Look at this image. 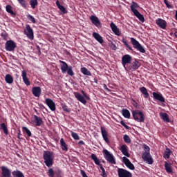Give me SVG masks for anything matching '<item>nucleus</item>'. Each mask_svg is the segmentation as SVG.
Here are the masks:
<instances>
[{
  "mask_svg": "<svg viewBox=\"0 0 177 177\" xmlns=\"http://www.w3.org/2000/svg\"><path fill=\"white\" fill-rule=\"evenodd\" d=\"M122 65L126 71H136L140 67L139 61L134 59L132 62V56L126 54L122 57Z\"/></svg>",
  "mask_w": 177,
  "mask_h": 177,
  "instance_id": "f257e3e1",
  "label": "nucleus"
},
{
  "mask_svg": "<svg viewBox=\"0 0 177 177\" xmlns=\"http://www.w3.org/2000/svg\"><path fill=\"white\" fill-rule=\"evenodd\" d=\"M43 158L44 160V164H46V167L50 168V167L53 165V160H55L53 152L50 151H44L43 153Z\"/></svg>",
  "mask_w": 177,
  "mask_h": 177,
  "instance_id": "f03ea898",
  "label": "nucleus"
},
{
  "mask_svg": "<svg viewBox=\"0 0 177 177\" xmlns=\"http://www.w3.org/2000/svg\"><path fill=\"white\" fill-rule=\"evenodd\" d=\"M82 95L78 92H75L74 95L76 99L80 102V103H82L83 104H86V100H91V97L88 96V94L85 93L84 91H82Z\"/></svg>",
  "mask_w": 177,
  "mask_h": 177,
  "instance_id": "7ed1b4c3",
  "label": "nucleus"
},
{
  "mask_svg": "<svg viewBox=\"0 0 177 177\" xmlns=\"http://www.w3.org/2000/svg\"><path fill=\"white\" fill-rule=\"evenodd\" d=\"M133 117L137 122H145V114L140 110H135L132 111Z\"/></svg>",
  "mask_w": 177,
  "mask_h": 177,
  "instance_id": "20e7f679",
  "label": "nucleus"
},
{
  "mask_svg": "<svg viewBox=\"0 0 177 177\" xmlns=\"http://www.w3.org/2000/svg\"><path fill=\"white\" fill-rule=\"evenodd\" d=\"M131 43L133 45V48L140 52V53H146V50L145 49V47L138 41L135 38L131 37Z\"/></svg>",
  "mask_w": 177,
  "mask_h": 177,
  "instance_id": "39448f33",
  "label": "nucleus"
},
{
  "mask_svg": "<svg viewBox=\"0 0 177 177\" xmlns=\"http://www.w3.org/2000/svg\"><path fill=\"white\" fill-rule=\"evenodd\" d=\"M103 153L104 158L106 160V161H108V162H110V164H116L114 156L110 153L107 149H104Z\"/></svg>",
  "mask_w": 177,
  "mask_h": 177,
  "instance_id": "423d86ee",
  "label": "nucleus"
},
{
  "mask_svg": "<svg viewBox=\"0 0 177 177\" xmlns=\"http://www.w3.org/2000/svg\"><path fill=\"white\" fill-rule=\"evenodd\" d=\"M142 158L145 162H147L150 165L154 162V160H153V158L151 157V155H150V152L145 151L142 153Z\"/></svg>",
  "mask_w": 177,
  "mask_h": 177,
  "instance_id": "0eeeda50",
  "label": "nucleus"
},
{
  "mask_svg": "<svg viewBox=\"0 0 177 177\" xmlns=\"http://www.w3.org/2000/svg\"><path fill=\"white\" fill-rule=\"evenodd\" d=\"M16 48H17L16 43L12 40H8L6 42V50H8V52H13V50H15Z\"/></svg>",
  "mask_w": 177,
  "mask_h": 177,
  "instance_id": "6e6552de",
  "label": "nucleus"
},
{
  "mask_svg": "<svg viewBox=\"0 0 177 177\" xmlns=\"http://www.w3.org/2000/svg\"><path fill=\"white\" fill-rule=\"evenodd\" d=\"M118 175L119 177H132V173L125 169L118 168Z\"/></svg>",
  "mask_w": 177,
  "mask_h": 177,
  "instance_id": "1a4fd4ad",
  "label": "nucleus"
},
{
  "mask_svg": "<svg viewBox=\"0 0 177 177\" xmlns=\"http://www.w3.org/2000/svg\"><path fill=\"white\" fill-rule=\"evenodd\" d=\"M24 34L29 38V39H34V31L30 25H26V29L24 30Z\"/></svg>",
  "mask_w": 177,
  "mask_h": 177,
  "instance_id": "9d476101",
  "label": "nucleus"
},
{
  "mask_svg": "<svg viewBox=\"0 0 177 177\" xmlns=\"http://www.w3.org/2000/svg\"><path fill=\"white\" fill-rule=\"evenodd\" d=\"M1 177H12V171L5 166L1 167Z\"/></svg>",
  "mask_w": 177,
  "mask_h": 177,
  "instance_id": "9b49d317",
  "label": "nucleus"
},
{
  "mask_svg": "<svg viewBox=\"0 0 177 177\" xmlns=\"http://www.w3.org/2000/svg\"><path fill=\"white\" fill-rule=\"evenodd\" d=\"M90 20L91 21V23L95 26V27H97V28H100L102 27V23L99 20V18L95 15H91L89 17Z\"/></svg>",
  "mask_w": 177,
  "mask_h": 177,
  "instance_id": "f8f14e48",
  "label": "nucleus"
},
{
  "mask_svg": "<svg viewBox=\"0 0 177 177\" xmlns=\"http://www.w3.org/2000/svg\"><path fill=\"white\" fill-rule=\"evenodd\" d=\"M152 95L155 100H158V102H160L161 103H165V98H164V96H162V94H161V93L153 92Z\"/></svg>",
  "mask_w": 177,
  "mask_h": 177,
  "instance_id": "ddd939ff",
  "label": "nucleus"
},
{
  "mask_svg": "<svg viewBox=\"0 0 177 177\" xmlns=\"http://www.w3.org/2000/svg\"><path fill=\"white\" fill-rule=\"evenodd\" d=\"M46 104H47L51 111H55L56 110V104H55V102H53L52 99L46 98Z\"/></svg>",
  "mask_w": 177,
  "mask_h": 177,
  "instance_id": "4468645a",
  "label": "nucleus"
},
{
  "mask_svg": "<svg viewBox=\"0 0 177 177\" xmlns=\"http://www.w3.org/2000/svg\"><path fill=\"white\" fill-rule=\"evenodd\" d=\"M122 161H123L124 164L126 165V167H127V168H129V169H131V171H133V169H135V166L133 165V164H132V162H131V160H129V159H128V158H127L125 156L123 157Z\"/></svg>",
  "mask_w": 177,
  "mask_h": 177,
  "instance_id": "2eb2a0df",
  "label": "nucleus"
},
{
  "mask_svg": "<svg viewBox=\"0 0 177 177\" xmlns=\"http://www.w3.org/2000/svg\"><path fill=\"white\" fill-rule=\"evenodd\" d=\"M110 27H111L113 32H114L115 35H117L118 37H120L121 31L120 30V28H118L117 27V25H115V24H114V22H111L110 24Z\"/></svg>",
  "mask_w": 177,
  "mask_h": 177,
  "instance_id": "dca6fc26",
  "label": "nucleus"
},
{
  "mask_svg": "<svg viewBox=\"0 0 177 177\" xmlns=\"http://www.w3.org/2000/svg\"><path fill=\"white\" fill-rule=\"evenodd\" d=\"M156 23L160 28H162V30H165V28H167V21H165V20L159 18L156 20Z\"/></svg>",
  "mask_w": 177,
  "mask_h": 177,
  "instance_id": "f3484780",
  "label": "nucleus"
},
{
  "mask_svg": "<svg viewBox=\"0 0 177 177\" xmlns=\"http://www.w3.org/2000/svg\"><path fill=\"white\" fill-rule=\"evenodd\" d=\"M101 133L104 140H105L106 143L109 145V143H110V140H109V134L107 133V131H106V128L101 127Z\"/></svg>",
  "mask_w": 177,
  "mask_h": 177,
  "instance_id": "a211bd4d",
  "label": "nucleus"
},
{
  "mask_svg": "<svg viewBox=\"0 0 177 177\" xmlns=\"http://www.w3.org/2000/svg\"><path fill=\"white\" fill-rule=\"evenodd\" d=\"M21 77L24 84H26L27 86H30V85H31V82H30V80L27 77V71H22Z\"/></svg>",
  "mask_w": 177,
  "mask_h": 177,
  "instance_id": "6ab92c4d",
  "label": "nucleus"
},
{
  "mask_svg": "<svg viewBox=\"0 0 177 177\" xmlns=\"http://www.w3.org/2000/svg\"><path fill=\"white\" fill-rule=\"evenodd\" d=\"M120 151L122 153L124 156L126 157H131V154L128 151V146L125 145H122L120 148Z\"/></svg>",
  "mask_w": 177,
  "mask_h": 177,
  "instance_id": "aec40b11",
  "label": "nucleus"
},
{
  "mask_svg": "<svg viewBox=\"0 0 177 177\" xmlns=\"http://www.w3.org/2000/svg\"><path fill=\"white\" fill-rule=\"evenodd\" d=\"M41 87L39 86L33 87L32 88V95H34L35 97H39V96H41Z\"/></svg>",
  "mask_w": 177,
  "mask_h": 177,
  "instance_id": "412c9836",
  "label": "nucleus"
},
{
  "mask_svg": "<svg viewBox=\"0 0 177 177\" xmlns=\"http://www.w3.org/2000/svg\"><path fill=\"white\" fill-rule=\"evenodd\" d=\"M59 63L62 64L61 65V71L62 74H66L67 73L68 68L70 67L68 66V64L66 63L64 61L59 60Z\"/></svg>",
  "mask_w": 177,
  "mask_h": 177,
  "instance_id": "4be33fe9",
  "label": "nucleus"
},
{
  "mask_svg": "<svg viewBox=\"0 0 177 177\" xmlns=\"http://www.w3.org/2000/svg\"><path fill=\"white\" fill-rule=\"evenodd\" d=\"M139 90L141 92V93H142L145 99H149V97H150V94H149V92L147 91V88H146V87H140Z\"/></svg>",
  "mask_w": 177,
  "mask_h": 177,
  "instance_id": "5701e85b",
  "label": "nucleus"
},
{
  "mask_svg": "<svg viewBox=\"0 0 177 177\" xmlns=\"http://www.w3.org/2000/svg\"><path fill=\"white\" fill-rule=\"evenodd\" d=\"M165 169L167 174L174 173V170H172V165L168 162H165Z\"/></svg>",
  "mask_w": 177,
  "mask_h": 177,
  "instance_id": "b1692460",
  "label": "nucleus"
},
{
  "mask_svg": "<svg viewBox=\"0 0 177 177\" xmlns=\"http://www.w3.org/2000/svg\"><path fill=\"white\" fill-rule=\"evenodd\" d=\"M33 118L35 120L34 122L36 127H41V125H42V123L44 122V121L42 120V118H41L40 117H38L37 115H35Z\"/></svg>",
  "mask_w": 177,
  "mask_h": 177,
  "instance_id": "393cba45",
  "label": "nucleus"
},
{
  "mask_svg": "<svg viewBox=\"0 0 177 177\" xmlns=\"http://www.w3.org/2000/svg\"><path fill=\"white\" fill-rule=\"evenodd\" d=\"M93 38H95V39H96V41H97V42H99L100 44H103L104 42L103 37L100 36L99 33L94 32L93 33Z\"/></svg>",
  "mask_w": 177,
  "mask_h": 177,
  "instance_id": "a878e982",
  "label": "nucleus"
},
{
  "mask_svg": "<svg viewBox=\"0 0 177 177\" xmlns=\"http://www.w3.org/2000/svg\"><path fill=\"white\" fill-rule=\"evenodd\" d=\"M60 145H61V149H62L63 151H68V145H67L64 138L60 139Z\"/></svg>",
  "mask_w": 177,
  "mask_h": 177,
  "instance_id": "bb28decb",
  "label": "nucleus"
},
{
  "mask_svg": "<svg viewBox=\"0 0 177 177\" xmlns=\"http://www.w3.org/2000/svg\"><path fill=\"white\" fill-rule=\"evenodd\" d=\"M139 8V4L135 1H132L131 6V12L134 13H136L137 12H139L137 10V9Z\"/></svg>",
  "mask_w": 177,
  "mask_h": 177,
  "instance_id": "cd10ccee",
  "label": "nucleus"
},
{
  "mask_svg": "<svg viewBox=\"0 0 177 177\" xmlns=\"http://www.w3.org/2000/svg\"><path fill=\"white\" fill-rule=\"evenodd\" d=\"M171 153H172V151H171L169 148L167 147L163 154L164 158H166L167 160H169V157H171Z\"/></svg>",
  "mask_w": 177,
  "mask_h": 177,
  "instance_id": "c85d7f7f",
  "label": "nucleus"
},
{
  "mask_svg": "<svg viewBox=\"0 0 177 177\" xmlns=\"http://www.w3.org/2000/svg\"><path fill=\"white\" fill-rule=\"evenodd\" d=\"M91 160H93L95 162V164H96V165H99L100 167V165H102V164H100V160H99V158H97V156H96V155L95 153H92L91 154Z\"/></svg>",
  "mask_w": 177,
  "mask_h": 177,
  "instance_id": "c756f323",
  "label": "nucleus"
},
{
  "mask_svg": "<svg viewBox=\"0 0 177 177\" xmlns=\"http://www.w3.org/2000/svg\"><path fill=\"white\" fill-rule=\"evenodd\" d=\"M133 15L134 16H136V17L138 18L141 23H145V17L143 16V15L140 14L139 11H138L137 12H134Z\"/></svg>",
  "mask_w": 177,
  "mask_h": 177,
  "instance_id": "7c9ffc66",
  "label": "nucleus"
},
{
  "mask_svg": "<svg viewBox=\"0 0 177 177\" xmlns=\"http://www.w3.org/2000/svg\"><path fill=\"white\" fill-rule=\"evenodd\" d=\"M0 129H1L5 135H9V131H8V127H6V124L4 122L0 124Z\"/></svg>",
  "mask_w": 177,
  "mask_h": 177,
  "instance_id": "2f4dec72",
  "label": "nucleus"
},
{
  "mask_svg": "<svg viewBox=\"0 0 177 177\" xmlns=\"http://www.w3.org/2000/svg\"><path fill=\"white\" fill-rule=\"evenodd\" d=\"M13 177H24V174L20 170H15L12 172Z\"/></svg>",
  "mask_w": 177,
  "mask_h": 177,
  "instance_id": "473e14b6",
  "label": "nucleus"
},
{
  "mask_svg": "<svg viewBox=\"0 0 177 177\" xmlns=\"http://www.w3.org/2000/svg\"><path fill=\"white\" fill-rule=\"evenodd\" d=\"M5 81L7 84H13V77L10 74H7L5 77Z\"/></svg>",
  "mask_w": 177,
  "mask_h": 177,
  "instance_id": "72a5a7b5",
  "label": "nucleus"
},
{
  "mask_svg": "<svg viewBox=\"0 0 177 177\" xmlns=\"http://www.w3.org/2000/svg\"><path fill=\"white\" fill-rule=\"evenodd\" d=\"M160 116L166 122H169V116L167 114V113H160Z\"/></svg>",
  "mask_w": 177,
  "mask_h": 177,
  "instance_id": "f704fd0d",
  "label": "nucleus"
},
{
  "mask_svg": "<svg viewBox=\"0 0 177 177\" xmlns=\"http://www.w3.org/2000/svg\"><path fill=\"white\" fill-rule=\"evenodd\" d=\"M80 71L81 73H82V74H84V75H88L89 77L92 75L91 71H89V70H88V68H86V67L81 68Z\"/></svg>",
  "mask_w": 177,
  "mask_h": 177,
  "instance_id": "c9c22d12",
  "label": "nucleus"
},
{
  "mask_svg": "<svg viewBox=\"0 0 177 177\" xmlns=\"http://www.w3.org/2000/svg\"><path fill=\"white\" fill-rule=\"evenodd\" d=\"M122 114L124 118H131V113L128 109H122Z\"/></svg>",
  "mask_w": 177,
  "mask_h": 177,
  "instance_id": "e433bc0d",
  "label": "nucleus"
},
{
  "mask_svg": "<svg viewBox=\"0 0 177 177\" xmlns=\"http://www.w3.org/2000/svg\"><path fill=\"white\" fill-rule=\"evenodd\" d=\"M6 12H8V13L12 15L13 16H16V13H15V12H13V10H12V6L7 5L6 7Z\"/></svg>",
  "mask_w": 177,
  "mask_h": 177,
  "instance_id": "4c0bfd02",
  "label": "nucleus"
},
{
  "mask_svg": "<svg viewBox=\"0 0 177 177\" xmlns=\"http://www.w3.org/2000/svg\"><path fill=\"white\" fill-rule=\"evenodd\" d=\"M22 131H23L24 133H26V135H28V136L29 138H30V136H32L31 131H30V129H28V128L24 127H22Z\"/></svg>",
  "mask_w": 177,
  "mask_h": 177,
  "instance_id": "58836bf2",
  "label": "nucleus"
},
{
  "mask_svg": "<svg viewBox=\"0 0 177 177\" xmlns=\"http://www.w3.org/2000/svg\"><path fill=\"white\" fill-rule=\"evenodd\" d=\"M30 5L32 9H35V6H38V0H30Z\"/></svg>",
  "mask_w": 177,
  "mask_h": 177,
  "instance_id": "ea45409f",
  "label": "nucleus"
},
{
  "mask_svg": "<svg viewBox=\"0 0 177 177\" xmlns=\"http://www.w3.org/2000/svg\"><path fill=\"white\" fill-rule=\"evenodd\" d=\"M47 174L49 177H55V170L53 168L48 169Z\"/></svg>",
  "mask_w": 177,
  "mask_h": 177,
  "instance_id": "a19ab883",
  "label": "nucleus"
},
{
  "mask_svg": "<svg viewBox=\"0 0 177 177\" xmlns=\"http://www.w3.org/2000/svg\"><path fill=\"white\" fill-rule=\"evenodd\" d=\"M68 75H70L71 77H73L74 75V72L73 71V66H70L69 68H68V70H66Z\"/></svg>",
  "mask_w": 177,
  "mask_h": 177,
  "instance_id": "79ce46f5",
  "label": "nucleus"
},
{
  "mask_svg": "<svg viewBox=\"0 0 177 177\" xmlns=\"http://www.w3.org/2000/svg\"><path fill=\"white\" fill-rule=\"evenodd\" d=\"M71 136L75 140H80V136L74 131H71Z\"/></svg>",
  "mask_w": 177,
  "mask_h": 177,
  "instance_id": "37998d69",
  "label": "nucleus"
},
{
  "mask_svg": "<svg viewBox=\"0 0 177 177\" xmlns=\"http://www.w3.org/2000/svg\"><path fill=\"white\" fill-rule=\"evenodd\" d=\"M122 42L128 48L129 50H133L132 47H131L130 45L128 44V41H127L125 39H122Z\"/></svg>",
  "mask_w": 177,
  "mask_h": 177,
  "instance_id": "c03bdc74",
  "label": "nucleus"
},
{
  "mask_svg": "<svg viewBox=\"0 0 177 177\" xmlns=\"http://www.w3.org/2000/svg\"><path fill=\"white\" fill-rule=\"evenodd\" d=\"M100 168L101 171H102V177H107V174L106 173V170L103 168L102 165H100Z\"/></svg>",
  "mask_w": 177,
  "mask_h": 177,
  "instance_id": "a18cd8bd",
  "label": "nucleus"
},
{
  "mask_svg": "<svg viewBox=\"0 0 177 177\" xmlns=\"http://www.w3.org/2000/svg\"><path fill=\"white\" fill-rule=\"evenodd\" d=\"M123 140H124L125 143H131V138H129L127 134L124 136Z\"/></svg>",
  "mask_w": 177,
  "mask_h": 177,
  "instance_id": "49530a36",
  "label": "nucleus"
},
{
  "mask_svg": "<svg viewBox=\"0 0 177 177\" xmlns=\"http://www.w3.org/2000/svg\"><path fill=\"white\" fill-rule=\"evenodd\" d=\"M54 174L56 176L59 177L62 175V170H60V169H55L54 170Z\"/></svg>",
  "mask_w": 177,
  "mask_h": 177,
  "instance_id": "de8ad7c7",
  "label": "nucleus"
},
{
  "mask_svg": "<svg viewBox=\"0 0 177 177\" xmlns=\"http://www.w3.org/2000/svg\"><path fill=\"white\" fill-rule=\"evenodd\" d=\"M62 110H64V111H66V113H70L71 111V110H70V109H68V106H67V105L66 104H62Z\"/></svg>",
  "mask_w": 177,
  "mask_h": 177,
  "instance_id": "09e8293b",
  "label": "nucleus"
},
{
  "mask_svg": "<svg viewBox=\"0 0 177 177\" xmlns=\"http://www.w3.org/2000/svg\"><path fill=\"white\" fill-rule=\"evenodd\" d=\"M18 2L23 6V8H27V3H26V0H17Z\"/></svg>",
  "mask_w": 177,
  "mask_h": 177,
  "instance_id": "8fccbe9b",
  "label": "nucleus"
},
{
  "mask_svg": "<svg viewBox=\"0 0 177 177\" xmlns=\"http://www.w3.org/2000/svg\"><path fill=\"white\" fill-rule=\"evenodd\" d=\"M58 9L63 12V15H66V13H67V10H66V8L63 6L58 7Z\"/></svg>",
  "mask_w": 177,
  "mask_h": 177,
  "instance_id": "3c124183",
  "label": "nucleus"
},
{
  "mask_svg": "<svg viewBox=\"0 0 177 177\" xmlns=\"http://www.w3.org/2000/svg\"><path fill=\"white\" fill-rule=\"evenodd\" d=\"M28 20H30V21L32 22L33 24L36 23L35 18H34L32 15H28Z\"/></svg>",
  "mask_w": 177,
  "mask_h": 177,
  "instance_id": "603ef678",
  "label": "nucleus"
},
{
  "mask_svg": "<svg viewBox=\"0 0 177 177\" xmlns=\"http://www.w3.org/2000/svg\"><path fill=\"white\" fill-rule=\"evenodd\" d=\"M1 37L4 41H8V33L6 32H3L1 33Z\"/></svg>",
  "mask_w": 177,
  "mask_h": 177,
  "instance_id": "864d4df0",
  "label": "nucleus"
},
{
  "mask_svg": "<svg viewBox=\"0 0 177 177\" xmlns=\"http://www.w3.org/2000/svg\"><path fill=\"white\" fill-rule=\"evenodd\" d=\"M164 3L165 5H166L167 8H168V9H172V6L169 5V3H168V0H164Z\"/></svg>",
  "mask_w": 177,
  "mask_h": 177,
  "instance_id": "5fc2aeb1",
  "label": "nucleus"
},
{
  "mask_svg": "<svg viewBox=\"0 0 177 177\" xmlns=\"http://www.w3.org/2000/svg\"><path fill=\"white\" fill-rule=\"evenodd\" d=\"M120 124L121 125H122V127H124L126 129H129V127L128 125H127V124H125V122H124V120L120 121Z\"/></svg>",
  "mask_w": 177,
  "mask_h": 177,
  "instance_id": "6e6d98bb",
  "label": "nucleus"
},
{
  "mask_svg": "<svg viewBox=\"0 0 177 177\" xmlns=\"http://www.w3.org/2000/svg\"><path fill=\"white\" fill-rule=\"evenodd\" d=\"M131 103L134 107L138 108V106H139V104H138V102H136V101L133 99H131Z\"/></svg>",
  "mask_w": 177,
  "mask_h": 177,
  "instance_id": "4d7b16f0",
  "label": "nucleus"
},
{
  "mask_svg": "<svg viewBox=\"0 0 177 177\" xmlns=\"http://www.w3.org/2000/svg\"><path fill=\"white\" fill-rule=\"evenodd\" d=\"M144 150L147 151V153H150V147L147 145H144Z\"/></svg>",
  "mask_w": 177,
  "mask_h": 177,
  "instance_id": "13d9d810",
  "label": "nucleus"
},
{
  "mask_svg": "<svg viewBox=\"0 0 177 177\" xmlns=\"http://www.w3.org/2000/svg\"><path fill=\"white\" fill-rule=\"evenodd\" d=\"M80 174L82 177H88V175H86V173H85V171L84 170H80Z\"/></svg>",
  "mask_w": 177,
  "mask_h": 177,
  "instance_id": "bf43d9fd",
  "label": "nucleus"
},
{
  "mask_svg": "<svg viewBox=\"0 0 177 177\" xmlns=\"http://www.w3.org/2000/svg\"><path fill=\"white\" fill-rule=\"evenodd\" d=\"M21 135V131L20 130H19L18 134H17V138L19 139V140H21V139H22L20 136Z\"/></svg>",
  "mask_w": 177,
  "mask_h": 177,
  "instance_id": "052dcab7",
  "label": "nucleus"
},
{
  "mask_svg": "<svg viewBox=\"0 0 177 177\" xmlns=\"http://www.w3.org/2000/svg\"><path fill=\"white\" fill-rule=\"evenodd\" d=\"M56 5H57V8H59V6H62V5H60V2H59V0H57L56 1Z\"/></svg>",
  "mask_w": 177,
  "mask_h": 177,
  "instance_id": "680f3d73",
  "label": "nucleus"
},
{
  "mask_svg": "<svg viewBox=\"0 0 177 177\" xmlns=\"http://www.w3.org/2000/svg\"><path fill=\"white\" fill-rule=\"evenodd\" d=\"M104 88L106 89V91H108V92H110V91H111L107 88V86L106 84H104Z\"/></svg>",
  "mask_w": 177,
  "mask_h": 177,
  "instance_id": "e2e57ef3",
  "label": "nucleus"
},
{
  "mask_svg": "<svg viewBox=\"0 0 177 177\" xmlns=\"http://www.w3.org/2000/svg\"><path fill=\"white\" fill-rule=\"evenodd\" d=\"M78 145H85V142H84L82 140H80L79 141Z\"/></svg>",
  "mask_w": 177,
  "mask_h": 177,
  "instance_id": "0e129e2a",
  "label": "nucleus"
},
{
  "mask_svg": "<svg viewBox=\"0 0 177 177\" xmlns=\"http://www.w3.org/2000/svg\"><path fill=\"white\" fill-rule=\"evenodd\" d=\"M94 82H95V84H97L98 82L97 77L94 78Z\"/></svg>",
  "mask_w": 177,
  "mask_h": 177,
  "instance_id": "69168bd1",
  "label": "nucleus"
},
{
  "mask_svg": "<svg viewBox=\"0 0 177 177\" xmlns=\"http://www.w3.org/2000/svg\"><path fill=\"white\" fill-rule=\"evenodd\" d=\"M175 17H176V20L177 21V11H176Z\"/></svg>",
  "mask_w": 177,
  "mask_h": 177,
  "instance_id": "338daca9",
  "label": "nucleus"
},
{
  "mask_svg": "<svg viewBox=\"0 0 177 177\" xmlns=\"http://www.w3.org/2000/svg\"><path fill=\"white\" fill-rule=\"evenodd\" d=\"M174 37H176V38H177V32H174Z\"/></svg>",
  "mask_w": 177,
  "mask_h": 177,
  "instance_id": "774afa93",
  "label": "nucleus"
}]
</instances>
